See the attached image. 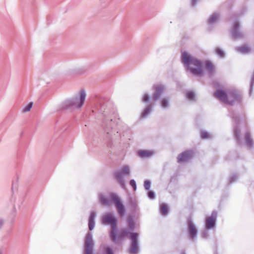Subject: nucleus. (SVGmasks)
<instances>
[{"label":"nucleus","mask_w":254,"mask_h":254,"mask_svg":"<svg viewBox=\"0 0 254 254\" xmlns=\"http://www.w3.org/2000/svg\"><path fill=\"white\" fill-rule=\"evenodd\" d=\"M100 109L98 110L101 113L104 114V118L102 123V127L108 135L109 138H112L113 135L118 133L117 128V124L111 118L112 115L116 117V110L111 108V104L108 101H100Z\"/></svg>","instance_id":"nucleus-1"},{"label":"nucleus","mask_w":254,"mask_h":254,"mask_svg":"<svg viewBox=\"0 0 254 254\" xmlns=\"http://www.w3.org/2000/svg\"><path fill=\"white\" fill-rule=\"evenodd\" d=\"M103 223L105 225H110L111 229L109 232L110 237L112 241L116 242L118 239H122L124 237H128L129 234L126 229L121 230L120 233L118 234V228L117 226L118 220L113 214L109 213L103 216Z\"/></svg>","instance_id":"nucleus-2"},{"label":"nucleus","mask_w":254,"mask_h":254,"mask_svg":"<svg viewBox=\"0 0 254 254\" xmlns=\"http://www.w3.org/2000/svg\"><path fill=\"white\" fill-rule=\"evenodd\" d=\"M181 61L187 70L194 75L200 76L203 74L202 62L196 58L191 57L186 52L182 53Z\"/></svg>","instance_id":"nucleus-3"},{"label":"nucleus","mask_w":254,"mask_h":254,"mask_svg":"<svg viewBox=\"0 0 254 254\" xmlns=\"http://www.w3.org/2000/svg\"><path fill=\"white\" fill-rule=\"evenodd\" d=\"M214 96L223 103L233 105L234 104H240L242 101V95L239 91L233 89L226 92L222 89H219L214 93Z\"/></svg>","instance_id":"nucleus-4"},{"label":"nucleus","mask_w":254,"mask_h":254,"mask_svg":"<svg viewBox=\"0 0 254 254\" xmlns=\"http://www.w3.org/2000/svg\"><path fill=\"white\" fill-rule=\"evenodd\" d=\"M86 97L84 90H80L79 95L63 102L59 107L58 111H64L80 108L83 105Z\"/></svg>","instance_id":"nucleus-5"},{"label":"nucleus","mask_w":254,"mask_h":254,"mask_svg":"<svg viewBox=\"0 0 254 254\" xmlns=\"http://www.w3.org/2000/svg\"><path fill=\"white\" fill-rule=\"evenodd\" d=\"M129 174L130 170L129 167L127 166H124L120 171L115 172L113 174V176L118 180L121 187L123 189H125L126 187V184L123 177L124 176H127Z\"/></svg>","instance_id":"nucleus-6"},{"label":"nucleus","mask_w":254,"mask_h":254,"mask_svg":"<svg viewBox=\"0 0 254 254\" xmlns=\"http://www.w3.org/2000/svg\"><path fill=\"white\" fill-rule=\"evenodd\" d=\"M138 234L137 233H132L129 234V239L131 243L128 249V253L130 254H138L139 251Z\"/></svg>","instance_id":"nucleus-7"},{"label":"nucleus","mask_w":254,"mask_h":254,"mask_svg":"<svg viewBox=\"0 0 254 254\" xmlns=\"http://www.w3.org/2000/svg\"><path fill=\"white\" fill-rule=\"evenodd\" d=\"M93 236L91 232H88L84 240V249L83 254H94L93 246L94 242L93 240Z\"/></svg>","instance_id":"nucleus-8"},{"label":"nucleus","mask_w":254,"mask_h":254,"mask_svg":"<svg viewBox=\"0 0 254 254\" xmlns=\"http://www.w3.org/2000/svg\"><path fill=\"white\" fill-rule=\"evenodd\" d=\"M110 200L114 203L119 215L122 216H124L125 214V207L119 197L114 193H111L110 194Z\"/></svg>","instance_id":"nucleus-9"},{"label":"nucleus","mask_w":254,"mask_h":254,"mask_svg":"<svg viewBox=\"0 0 254 254\" xmlns=\"http://www.w3.org/2000/svg\"><path fill=\"white\" fill-rule=\"evenodd\" d=\"M154 90L152 95V98L154 101L159 99L165 91V87L161 84L154 85L153 86Z\"/></svg>","instance_id":"nucleus-10"},{"label":"nucleus","mask_w":254,"mask_h":254,"mask_svg":"<svg viewBox=\"0 0 254 254\" xmlns=\"http://www.w3.org/2000/svg\"><path fill=\"white\" fill-rule=\"evenodd\" d=\"M231 34L234 40L240 39L244 37V34L240 30V24L238 22L236 21L234 23Z\"/></svg>","instance_id":"nucleus-11"},{"label":"nucleus","mask_w":254,"mask_h":254,"mask_svg":"<svg viewBox=\"0 0 254 254\" xmlns=\"http://www.w3.org/2000/svg\"><path fill=\"white\" fill-rule=\"evenodd\" d=\"M217 212L213 210L210 216L207 218L205 220V228L207 229H213L215 227L217 220Z\"/></svg>","instance_id":"nucleus-12"},{"label":"nucleus","mask_w":254,"mask_h":254,"mask_svg":"<svg viewBox=\"0 0 254 254\" xmlns=\"http://www.w3.org/2000/svg\"><path fill=\"white\" fill-rule=\"evenodd\" d=\"M192 158V153L190 151H185L180 153L177 158L178 163L185 162L189 161Z\"/></svg>","instance_id":"nucleus-13"},{"label":"nucleus","mask_w":254,"mask_h":254,"mask_svg":"<svg viewBox=\"0 0 254 254\" xmlns=\"http://www.w3.org/2000/svg\"><path fill=\"white\" fill-rule=\"evenodd\" d=\"M187 223L188 225V230L190 238L191 239L196 238L197 235V230L190 218L188 219Z\"/></svg>","instance_id":"nucleus-14"},{"label":"nucleus","mask_w":254,"mask_h":254,"mask_svg":"<svg viewBox=\"0 0 254 254\" xmlns=\"http://www.w3.org/2000/svg\"><path fill=\"white\" fill-rule=\"evenodd\" d=\"M95 216V212L93 211L91 212L90 216L89 218L88 227L89 230L91 231L94 227V217Z\"/></svg>","instance_id":"nucleus-15"},{"label":"nucleus","mask_w":254,"mask_h":254,"mask_svg":"<svg viewBox=\"0 0 254 254\" xmlns=\"http://www.w3.org/2000/svg\"><path fill=\"white\" fill-rule=\"evenodd\" d=\"M205 67L207 70L208 73L210 75L214 74L215 72V67L212 63L209 61H207L206 63Z\"/></svg>","instance_id":"nucleus-16"},{"label":"nucleus","mask_w":254,"mask_h":254,"mask_svg":"<svg viewBox=\"0 0 254 254\" xmlns=\"http://www.w3.org/2000/svg\"><path fill=\"white\" fill-rule=\"evenodd\" d=\"M153 106V104H149V105H148L142 113V118H145L147 116H148L149 114V113L151 112Z\"/></svg>","instance_id":"nucleus-17"},{"label":"nucleus","mask_w":254,"mask_h":254,"mask_svg":"<svg viewBox=\"0 0 254 254\" xmlns=\"http://www.w3.org/2000/svg\"><path fill=\"white\" fill-rule=\"evenodd\" d=\"M240 133V130L238 127L236 126L234 128V135L238 144H241V143Z\"/></svg>","instance_id":"nucleus-18"},{"label":"nucleus","mask_w":254,"mask_h":254,"mask_svg":"<svg viewBox=\"0 0 254 254\" xmlns=\"http://www.w3.org/2000/svg\"><path fill=\"white\" fill-rule=\"evenodd\" d=\"M152 154V152L147 150H140L138 152V156L141 158L149 157Z\"/></svg>","instance_id":"nucleus-19"},{"label":"nucleus","mask_w":254,"mask_h":254,"mask_svg":"<svg viewBox=\"0 0 254 254\" xmlns=\"http://www.w3.org/2000/svg\"><path fill=\"white\" fill-rule=\"evenodd\" d=\"M245 140L247 146L249 147H251L253 145V141L251 138L250 133L249 132H247L245 133Z\"/></svg>","instance_id":"nucleus-20"},{"label":"nucleus","mask_w":254,"mask_h":254,"mask_svg":"<svg viewBox=\"0 0 254 254\" xmlns=\"http://www.w3.org/2000/svg\"><path fill=\"white\" fill-rule=\"evenodd\" d=\"M160 212L163 215H166L168 213L169 208L168 205L165 203H162L160 207Z\"/></svg>","instance_id":"nucleus-21"},{"label":"nucleus","mask_w":254,"mask_h":254,"mask_svg":"<svg viewBox=\"0 0 254 254\" xmlns=\"http://www.w3.org/2000/svg\"><path fill=\"white\" fill-rule=\"evenodd\" d=\"M219 15L217 13H214L208 20V23L212 24L216 22L219 19Z\"/></svg>","instance_id":"nucleus-22"},{"label":"nucleus","mask_w":254,"mask_h":254,"mask_svg":"<svg viewBox=\"0 0 254 254\" xmlns=\"http://www.w3.org/2000/svg\"><path fill=\"white\" fill-rule=\"evenodd\" d=\"M237 50L242 53H248L250 52V49L246 46L238 47L237 48Z\"/></svg>","instance_id":"nucleus-23"},{"label":"nucleus","mask_w":254,"mask_h":254,"mask_svg":"<svg viewBox=\"0 0 254 254\" xmlns=\"http://www.w3.org/2000/svg\"><path fill=\"white\" fill-rule=\"evenodd\" d=\"M169 101L168 97L163 98L161 101V106L163 108H167L169 107Z\"/></svg>","instance_id":"nucleus-24"},{"label":"nucleus","mask_w":254,"mask_h":254,"mask_svg":"<svg viewBox=\"0 0 254 254\" xmlns=\"http://www.w3.org/2000/svg\"><path fill=\"white\" fill-rule=\"evenodd\" d=\"M186 97L190 101L195 100V93L193 91H187L186 92Z\"/></svg>","instance_id":"nucleus-25"},{"label":"nucleus","mask_w":254,"mask_h":254,"mask_svg":"<svg viewBox=\"0 0 254 254\" xmlns=\"http://www.w3.org/2000/svg\"><path fill=\"white\" fill-rule=\"evenodd\" d=\"M127 223L128 225L129 229L133 231L135 228V224L132 217H129L127 219Z\"/></svg>","instance_id":"nucleus-26"},{"label":"nucleus","mask_w":254,"mask_h":254,"mask_svg":"<svg viewBox=\"0 0 254 254\" xmlns=\"http://www.w3.org/2000/svg\"><path fill=\"white\" fill-rule=\"evenodd\" d=\"M215 53L221 58H224L225 57L224 52L221 50L220 48H216L215 49Z\"/></svg>","instance_id":"nucleus-27"},{"label":"nucleus","mask_w":254,"mask_h":254,"mask_svg":"<svg viewBox=\"0 0 254 254\" xmlns=\"http://www.w3.org/2000/svg\"><path fill=\"white\" fill-rule=\"evenodd\" d=\"M200 136L203 139L211 138L210 135L205 130H201L200 131Z\"/></svg>","instance_id":"nucleus-28"},{"label":"nucleus","mask_w":254,"mask_h":254,"mask_svg":"<svg viewBox=\"0 0 254 254\" xmlns=\"http://www.w3.org/2000/svg\"><path fill=\"white\" fill-rule=\"evenodd\" d=\"M100 200L101 202L104 205H109L110 203V201L107 199L105 196L103 195H100L99 197Z\"/></svg>","instance_id":"nucleus-29"},{"label":"nucleus","mask_w":254,"mask_h":254,"mask_svg":"<svg viewBox=\"0 0 254 254\" xmlns=\"http://www.w3.org/2000/svg\"><path fill=\"white\" fill-rule=\"evenodd\" d=\"M32 106H33V103L32 102L29 103L24 108H23V111H22L23 112L25 113V112L29 111L31 110V109L32 108Z\"/></svg>","instance_id":"nucleus-30"},{"label":"nucleus","mask_w":254,"mask_h":254,"mask_svg":"<svg viewBox=\"0 0 254 254\" xmlns=\"http://www.w3.org/2000/svg\"><path fill=\"white\" fill-rule=\"evenodd\" d=\"M238 179V176L236 174H233L232 175L229 180V182L230 184H232L233 182H235Z\"/></svg>","instance_id":"nucleus-31"},{"label":"nucleus","mask_w":254,"mask_h":254,"mask_svg":"<svg viewBox=\"0 0 254 254\" xmlns=\"http://www.w3.org/2000/svg\"><path fill=\"white\" fill-rule=\"evenodd\" d=\"M151 186V182L149 180H145L144 182V187L145 190H149Z\"/></svg>","instance_id":"nucleus-32"},{"label":"nucleus","mask_w":254,"mask_h":254,"mask_svg":"<svg viewBox=\"0 0 254 254\" xmlns=\"http://www.w3.org/2000/svg\"><path fill=\"white\" fill-rule=\"evenodd\" d=\"M129 185L132 187L134 190H136L137 187L136 184L134 180H130L129 181Z\"/></svg>","instance_id":"nucleus-33"},{"label":"nucleus","mask_w":254,"mask_h":254,"mask_svg":"<svg viewBox=\"0 0 254 254\" xmlns=\"http://www.w3.org/2000/svg\"><path fill=\"white\" fill-rule=\"evenodd\" d=\"M232 118L233 119V120H234V122L235 123V124L236 125L238 124L239 121H240V119L239 118V117L237 116V115H236L235 114H233L232 116Z\"/></svg>","instance_id":"nucleus-34"},{"label":"nucleus","mask_w":254,"mask_h":254,"mask_svg":"<svg viewBox=\"0 0 254 254\" xmlns=\"http://www.w3.org/2000/svg\"><path fill=\"white\" fill-rule=\"evenodd\" d=\"M147 195L148 197L151 199H153L155 198V193L151 190L148 191Z\"/></svg>","instance_id":"nucleus-35"},{"label":"nucleus","mask_w":254,"mask_h":254,"mask_svg":"<svg viewBox=\"0 0 254 254\" xmlns=\"http://www.w3.org/2000/svg\"><path fill=\"white\" fill-rule=\"evenodd\" d=\"M105 252L106 254H114L112 249L109 247L105 248Z\"/></svg>","instance_id":"nucleus-36"},{"label":"nucleus","mask_w":254,"mask_h":254,"mask_svg":"<svg viewBox=\"0 0 254 254\" xmlns=\"http://www.w3.org/2000/svg\"><path fill=\"white\" fill-rule=\"evenodd\" d=\"M149 96L148 94L146 93L144 94L143 97V101L144 102H149Z\"/></svg>","instance_id":"nucleus-37"},{"label":"nucleus","mask_w":254,"mask_h":254,"mask_svg":"<svg viewBox=\"0 0 254 254\" xmlns=\"http://www.w3.org/2000/svg\"><path fill=\"white\" fill-rule=\"evenodd\" d=\"M4 224V220L2 218H0V229H1L2 228Z\"/></svg>","instance_id":"nucleus-38"},{"label":"nucleus","mask_w":254,"mask_h":254,"mask_svg":"<svg viewBox=\"0 0 254 254\" xmlns=\"http://www.w3.org/2000/svg\"><path fill=\"white\" fill-rule=\"evenodd\" d=\"M197 0H191V5L192 6H194L196 5Z\"/></svg>","instance_id":"nucleus-39"},{"label":"nucleus","mask_w":254,"mask_h":254,"mask_svg":"<svg viewBox=\"0 0 254 254\" xmlns=\"http://www.w3.org/2000/svg\"><path fill=\"white\" fill-rule=\"evenodd\" d=\"M202 236L203 237H207V236H208V234H207V232L205 231V232H203L202 234Z\"/></svg>","instance_id":"nucleus-40"},{"label":"nucleus","mask_w":254,"mask_h":254,"mask_svg":"<svg viewBox=\"0 0 254 254\" xmlns=\"http://www.w3.org/2000/svg\"><path fill=\"white\" fill-rule=\"evenodd\" d=\"M3 254V250L2 248H0V254Z\"/></svg>","instance_id":"nucleus-41"},{"label":"nucleus","mask_w":254,"mask_h":254,"mask_svg":"<svg viewBox=\"0 0 254 254\" xmlns=\"http://www.w3.org/2000/svg\"><path fill=\"white\" fill-rule=\"evenodd\" d=\"M181 254H186V253L185 251H182Z\"/></svg>","instance_id":"nucleus-42"},{"label":"nucleus","mask_w":254,"mask_h":254,"mask_svg":"<svg viewBox=\"0 0 254 254\" xmlns=\"http://www.w3.org/2000/svg\"><path fill=\"white\" fill-rule=\"evenodd\" d=\"M96 99H97V95H96Z\"/></svg>","instance_id":"nucleus-43"}]
</instances>
